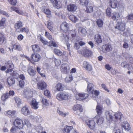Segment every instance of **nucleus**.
Wrapping results in <instances>:
<instances>
[{
  "mask_svg": "<svg viewBox=\"0 0 133 133\" xmlns=\"http://www.w3.org/2000/svg\"><path fill=\"white\" fill-rule=\"evenodd\" d=\"M29 117L33 121L39 122V118L37 116H36L34 115H30L29 116Z\"/></svg>",
  "mask_w": 133,
  "mask_h": 133,
  "instance_id": "obj_48",
  "label": "nucleus"
},
{
  "mask_svg": "<svg viewBox=\"0 0 133 133\" xmlns=\"http://www.w3.org/2000/svg\"><path fill=\"white\" fill-rule=\"evenodd\" d=\"M6 19L4 18H2L0 21V28L1 29H4L6 26L5 22Z\"/></svg>",
  "mask_w": 133,
  "mask_h": 133,
  "instance_id": "obj_29",
  "label": "nucleus"
},
{
  "mask_svg": "<svg viewBox=\"0 0 133 133\" xmlns=\"http://www.w3.org/2000/svg\"><path fill=\"white\" fill-rule=\"evenodd\" d=\"M60 39L61 41L64 42H66L68 41L69 38L67 35H62V36L60 37Z\"/></svg>",
  "mask_w": 133,
  "mask_h": 133,
  "instance_id": "obj_37",
  "label": "nucleus"
},
{
  "mask_svg": "<svg viewBox=\"0 0 133 133\" xmlns=\"http://www.w3.org/2000/svg\"><path fill=\"white\" fill-rule=\"evenodd\" d=\"M73 109L75 111L79 110L80 112L82 111L83 110L81 105L78 104L75 105L73 107Z\"/></svg>",
  "mask_w": 133,
  "mask_h": 133,
  "instance_id": "obj_35",
  "label": "nucleus"
},
{
  "mask_svg": "<svg viewBox=\"0 0 133 133\" xmlns=\"http://www.w3.org/2000/svg\"><path fill=\"white\" fill-rule=\"evenodd\" d=\"M14 124L15 125H18V126L17 127L19 129L22 128L24 125L22 120L18 118L15 119Z\"/></svg>",
  "mask_w": 133,
  "mask_h": 133,
  "instance_id": "obj_6",
  "label": "nucleus"
},
{
  "mask_svg": "<svg viewBox=\"0 0 133 133\" xmlns=\"http://www.w3.org/2000/svg\"><path fill=\"white\" fill-rule=\"evenodd\" d=\"M38 103L39 102H37L35 99L33 98L31 102V106L32 108L35 110L38 109L39 107Z\"/></svg>",
  "mask_w": 133,
  "mask_h": 133,
  "instance_id": "obj_17",
  "label": "nucleus"
},
{
  "mask_svg": "<svg viewBox=\"0 0 133 133\" xmlns=\"http://www.w3.org/2000/svg\"><path fill=\"white\" fill-rule=\"evenodd\" d=\"M92 52L90 50L87 49L84 50V55L85 57H90L92 55Z\"/></svg>",
  "mask_w": 133,
  "mask_h": 133,
  "instance_id": "obj_21",
  "label": "nucleus"
},
{
  "mask_svg": "<svg viewBox=\"0 0 133 133\" xmlns=\"http://www.w3.org/2000/svg\"><path fill=\"white\" fill-rule=\"evenodd\" d=\"M102 108L101 106L99 104H97L96 107V110L97 114L99 115L101 114L102 113Z\"/></svg>",
  "mask_w": 133,
  "mask_h": 133,
  "instance_id": "obj_32",
  "label": "nucleus"
},
{
  "mask_svg": "<svg viewBox=\"0 0 133 133\" xmlns=\"http://www.w3.org/2000/svg\"><path fill=\"white\" fill-rule=\"evenodd\" d=\"M8 1L10 4L12 5H15L17 3V0H8Z\"/></svg>",
  "mask_w": 133,
  "mask_h": 133,
  "instance_id": "obj_60",
  "label": "nucleus"
},
{
  "mask_svg": "<svg viewBox=\"0 0 133 133\" xmlns=\"http://www.w3.org/2000/svg\"><path fill=\"white\" fill-rule=\"evenodd\" d=\"M73 128L72 126H66L64 127L63 129V132L64 133H70Z\"/></svg>",
  "mask_w": 133,
  "mask_h": 133,
  "instance_id": "obj_26",
  "label": "nucleus"
},
{
  "mask_svg": "<svg viewBox=\"0 0 133 133\" xmlns=\"http://www.w3.org/2000/svg\"><path fill=\"white\" fill-rule=\"evenodd\" d=\"M41 99V103L43 105L47 107L49 105V104L48 100L44 97H42Z\"/></svg>",
  "mask_w": 133,
  "mask_h": 133,
  "instance_id": "obj_31",
  "label": "nucleus"
},
{
  "mask_svg": "<svg viewBox=\"0 0 133 133\" xmlns=\"http://www.w3.org/2000/svg\"><path fill=\"white\" fill-rule=\"evenodd\" d=\"M55 88L58 91H61L63 90V85L61 83H59L57 84Z\"/></svg>",
  "mask_w": 133,
  "mask_h": 133,
  "instance_id": "obj_39",
  "label": "nucleus"
},
{
  "mask_svg": "<svg viewBox=\"0 0 133 133\" xmlns=\"http://www.w3.org/2000/svg\"><path fill=\"white\" fill-rule=\"evenodd\" d=\"M86 11L88 13H91L93 11V8L91 6H86Z\"/></svg>",
  "mask_w": 133,
  "mask_h": 133,
  "instance_id": "obj_55",
  "label": "nucleus"
},
{
  "mask_svg": "<svg viewBox=\"0 0 133 133\" xmlns=\"http://www.w3.org/2000/svg\"><path fill=\"white\" fill-rule=\"evenodd\" d=\"M12 46L11 47V48L9 47L8 49L11 52V51H13V49H15L18 50H21V48L20 46L19 45L16 44H14V42H12Z\"/></svg>",
  "mask_w": 133,
  "mask_h": 133,
  "instance_id": "obj_11",
  "label": "nucleus"
},
{
  "mask_svg": "<svg viewBox=\"0 0 133 133\" xmlns=\"http://www.w3.org/2000/svg\"><path fill=\"white\" fill-rule=\"evenodd\" d=\"M24 124L28 127L30 128L31 127V124L30 123L28 119L27 118L25 119L24 120Z\"/></svg>",
  "mask_w": 133,
  "mask_h": 133,
  "instance_id": "obj_53",
  "label": "nucleus"
},
{
  "mask_svg": "<svg viewBox=\"0 0 133 133\" xmlns=\"http://www.w3.org/2000/svg\"><path fill=\"white\" fill-rule=\"evenodd\" d=\"M12 75L15 78H17V77L19 76V75L16 71H15L12 70Z\"/></svg>",
  "mask_w": 133,
  "mask_h": 133,
  "instance_id": "obj_63",
  "label": "nucleus"
},
{
  "mask_svg": "<svg viewBox=\"0 0 133 133\" xmlns=\"http://www.w3.org/2000/svg\"><path fill=\"white\" fill-rule=\"evenodd\" d=\"M45 36L49 39L51 41H52L54 40L53 38L52 37V35L46 31L45 32Z\"/></svg>",
  "mask_w": 133,
  "mask_h": 133,
  "instance_id": "obj_45",
  "label": "nucleus"
},
{
  "mask_svg": "<svg viewBox=\"0 0 133 133\" xmlns=\"http://www.w3.org/2000/svg\"><path fill=\"white\" fill-rule=\"evenodd\" d=\"M44 12L46 14L48 15V16H47V17H50L51 15V12L48 9H46L44 10Z\"/></svg>",
  "mask_w": 133,
  "mask_h": 133,
  "instance_id": "obj_57",
  "label": "nucleus"
},
{
  "mask_svg": "<svg viewBox=\"0 0 133 133\" xmlns=\"http://www.w3.org/2000/svg\"><path fill=\"white\" fill-rule=\"evenodd\" d=\"M81 4L82 5L87 6L88 3V1L87 0H79Z\"/></svg>",
  "mask_w": 133,
  "mask_h": 133,
  "instance_id": "obj_58",
  "label": "nucleus"
},
{
  "mask_svg": "<svg viewBox=\"0 0 133 133\" xmlns=\"http://www.w3.org/2000/svg\"><path fill=\"white\" fill-rule=\"evenodd\" d=\"M19 129L16 125L13 126L12 127L10 131L13 132H16L19 130H20Z\"/></svg>",
  "mask_w": 133,
  "mask_h": 133,
  "instance_id": "obj_50",
  "label": "nucleus"
},
{
  "mask_svg": "<svg viewBox=\"0 0 133 133\" xmlns=\"http://www.w3.org/2000/svg\"><path fill=\"white\" fill-rule=\"evenodd\" d=\"M23 96L27 99L32 97L33 95V92L29 88H26L24 90L23 92Z\"/></svg>",
  "mask_w": 133,
  "mask_h": 133,
  "instance_id": "obj_3",
  "label": "nucleus"
},
{
  "mask_svg": "<svg viewBox=\"0 0 133 133\" xmlns=\"http://www.w3.org/2000/svg\"><path fill=\"white\" fill-rule=\"evenodd\" d=\"M76 99L78 100H83L88 98V94L83 93H78L75 96Z\"/></svg>",
  "mask_w": 133,
  "mask_h": 133,
  "instance_id": "obj_4",
  "label": "nucleus"
},
{
  "mask_svg": "<svg viewBox=\"0 0 133 133\" xmlns=\"http://www.w3.org/2000/svg\"><path fill=\"white\" fill-rule=\"evenodd\" d=\"M11 9L12 10L15 11L16 13L19 15H25L26 14L25 12H24L23 11L20 10L19 9L16 7H11Z\"/></svg>",
  "mask_w": 133,
  "mask_h": 133,
  "instance_id": "obj_19",
  "label": "nucleus"
},
{
  "mask_svg": "<svg viewBox=\"0 0 133 133\" xmlns=\"http://www.w3.org/2000/svg\"><path fill=\"white\" fill-rule=\"evenodd\" d=\"M94 85L92 83H89L88 84L87 90L88 92L89 93H91L94 90Z\"/></svg>",
  "mask_w": 133,
  "mask_h": 133,
  "instance_id": "obj_28",
  "label": "nucleus"
},
{
  "mask_svg": "<svg viewBox=\"0 0 133 133\" xmlns=\"http://www.w3.org/2000/svg\"><path fill=\"white\" fill-rule=\"evenodd\" d=\"M57 112L59 115L65 117L68 115V112H66L64 113L63 112L60 111L59 110H58Z\"/></svg>",
  "mask_w": 133,
  "mask_h": 133,
  "instance_id": "obj_54",
  "label": "nucleus"
},
{
  "mask_svg": "<svg viewBox=\"0 0 133 133\" xmlns=\"http://www.w3.org/2000/svg\"><path fill=\"white\" fill-rule=\"evenodd\" d=\"M121 127L125 130L128 131L130 129V125L127 122H124L122 124Z\"/></svg>",
  "mask_w": 133,
  "mask_h": 133,
  "instance_id": "obj_25",
  "label": "nucleus"
},
{
  "mask_svg": "<svg viewBox=\"0 0 133 133\" xmlns=\"http://www.w3.org/2000/svg\"><path fill=\"white\" fill-rule=\"evenodd\" d=\"M23 26V23L20 21H17L14 25V27L16 29H19Z\"/></svg>",
  "mask_w": 133,
  "mask_h": 133,
  "instance_id": "obj_33",
  "label": "nucleus"
},
{
  "mask_svg": "<svg viewBox=\"0 0 133 133\" xmlns=\"http://www.w3.org/2000/svg\"><path fill=\"white\" fill-rule=\"evenodd\" d=\"M103 51L105 52H109L112 50V47L109 44H107L103 45L102 47Z\"/></svg>",
  "mask_w": 133,
  "mask_h": 133,
  "instance_id": "obj_9",
  "label": "nucleus"
},
{
  "mask_svg": "<svg viewBox=\"0 0 133 133\" xmlns=\"http://www.w3.org/2000/svg\"><path fill=\"white\" fill-rule=\"evenodd\" d=\"M95 41L98 43H101L102 42V39L101 36L99 34H97L95 36Z\"/></svg>",
  "mask_w": 133,
  "mask_h": 133,
  "instance_id": "obj_34",
  "label": "nucleus"
},
{
  "mask_svg": "<svg viewBox=\"0 0 133 133\" xmlns=\"http://www.w3.org/2000/svg\"><path fill=\"white\" fill-rule=\"evenodd\" d=\"M69 19L74 23H76L78 21L77 17L74 15H71L69 16Z\"/></svg>",
  "mask_w": 133,
  "mask_h": 133,
  "instance_id": "obj_38",
  "label": "nucleus"
},
{
  "mask_svg": "<svg viewBox=\"0 0 133 133\" xmlns=\"http://www.w3.org/2000/svg\"><path fill=\"white\" fill-rule=\"evenodd\" d=\"M16 112L15 110H9L6 112V115H9L11 116H12L15 115Z\"/></svg>",
  "mask_w": 133,
  "mask_h": 133,
  "instance_id": "obj_47",
  "label": "nucleus"
},
{
  "mask_svg": "<svg viewBox=\"0 0 133 133\" xmlns=\"http://www.w3.org/2000/svg\"><path fill=\"white\" fill-rule=\"evenodd\" d=\"M111 10L110 8H108L106 10L107 15L108 16L110 17L111 16Z\"/></svg>",
  "mask_w": 133,
  "mask_h": 133,
  "instance_id": "obj_64",
  "label": "nucleus"
},
{
  "mask_svg": "<svg viewBox=\"0 0 133 133\" xmlns=\"http://www.w3.org/2000/svg\"><path fill=\"white\" fill-rule=\"evenodd\" d=\"M9 94L8 92L2 95L1 97V99L2 101H5L9 97L8 95Z\"/></svg>",
  "mask_w": 133,
  "mask_h": 133,
  "instance_id": "obj_42",
  "label": "nucleus"
},
{
  "mask_svg": "<svg viewBox=\"0 0 133 133\" xmlns=\"http://www.w3.org/2000/svg\"><path fill=\"white\" fill-rule=\"evenodd\" d=\"M29 74L31 76H33L35 74V71L31 68H29L28 70Z\"/></svg>",
  "mask_w": 133,
  "mask_h": 133,
  "instance_id": "obj_43",
  "label": "nucleus"
},
{
  "mask_svg": "<svg viewBox=\"0 0 133 133\" xmlns=\"http://www.w3.org/2000/svg\"><path fill=\"white\" fill-rule=\"evenodd\" d=\"M97 25L98 27L99 28H101L103 24V21L101 19H98L96 21Z\"/></svg>",
  "mask_w": 133,
  "mask_h": 133,
  "instance_id": "obj_49",
  "label": "nucleus"
},
{
  "mask_svg": "<svg viewBox=\"0 0 133 133\" xmlns=\"http://www.w3.org/2000/svg\"><path fill=\"white\" fill-rule=\"evenodd\" d=\"M86 122L88 125L91 129H93L95 128V123L94 121L87 120Z\"/></svg>",
  "mask_w": 133,
  "mask_h": 133,
  "instance_id": "obj_16",
  "label": "nucleus"
},
{
  "mask_svg": "<svg viewBox=\"0 0 133 133\" xmlns=\"http://www.w3.org/2000/svg\"><path fill=\"white\" fill-rule=\"evenodd\" d=\"M122 116V115L121 112L115 114L113 117L112 121L116 122L120 120Z\"/></svg>",
  "mask_w": 133,
  "mask_h": 133,
  "instance_id": "obj_13",
  "label": "nucleus"
},
{
  "mask_svg": "<svg viewBox=\"0 0 133 133\" xmlns=\"http://www.w3.org/2000/svg\"><path fill=\"white\" fill-rule=\"evenodd\" d=\"M31 59L34 61L37 62L39 61L40 58L41 57L39 55L37 54H32L31 56ZM31 60V59H30Z\"/></svg>",
  "mask_w": 133,
  "mask_h": 133,
  "instance_id": "obj_20",
  "label": "nucleus"
},
{
  "mask_svg": "<svg viewBox=\"0 0 133 133\" xmlns=\"http://www.w3.org/2000/svg\"><path fill=\"white\" fill-rule=\"evenodd\" d=\"M69 24L65 22H64L61 25V29L63 31H66L69 28Z\"/></svg>",
  "mask_w": 133,
  "mask_h": 133,
  "instance_id": "obj_23",
  "label": "nucleus"
},
{
  "mask_svg": "<svg viewBox=\"0 0 133 133\" xmlns=\"http://www.w3.org/2000/svg\"><path fill=\"white\" fill-rule=\"evenodd\" d=\"M38 89L39 90H43L46 89V84L44 81H41L38 82L37 84Z\"/></svg>",
  "mask_w": 133,
  "mask_h": 133,
  "instance_id": "obj_8",
  "label": "nucleus"
},
{
  "mask_svg": "<svg viewBox=\"0 0 133 133\" xmlns=\"http://www.w3.org/2000/svg\"><path fill=\"white\" fill-rule=\"evenodd\" d=\"M78 32L80 35L84 36L87 33V31L84 28L79 27L78 28Z\"/></svg>",
  "mask_w": 133,
  "mask_h": 133,
  "instance_id": "obj_24",
  "label": "nucleus"
},
{
  "mask_svg": "<svg viewBox=\"0 0 133 133\" xmlns=\"http://www.w3.org/2000/svg\"><path fill=\"white\" fill-rule=\"evenodd\" d=\"M73 79L72 76L70 75L67 76L65 78V81L66 83H69Z\"/></svg>",
  "mask_w": 133,
  "mask_h": 133,
  "instance_id": "obj_44",
  "label": "nucleus"
},
{
  "mask_svg": "<svg viewBox=\"0 0 133 133\" xmlns=\"http://www.w3.org/2000/svg\"><path fill=\"white\" fill-rule=\"evenodd\" d=\"M32 49L34 52H38L40 50L39 47L37 45H34L32 46Z\"/></svg>",
  "mask_w": 133,
  "mask_h": 133,
  "instance_id": "obj_40",
  "label": "nucleus"
},
{
  "mask_svg": "<svg viewBox=\"0 0 133 133\" xmlns=\"http://www.w3.org/2000/svg\"><path fill=\"white\" fill-rule=\"evenodd\" d=\"M50 1L52 5L57 9L60 8L62 7V4L60 2H58L57 0H48Z\"/></svg>",
  "mask_w": 133,
  "mask_h": 133,
  "instance_id": "obj_10",
  "label": "nucleus"
},
{
  "mask_svg": "<svg viewBox=\"0 0 133 133\" xmlns=\"http://www.w3.org/2000/svg\"><path fill=\"white\" fill-rule=\"evenodd\" d=\"M40 41L44 45H46L48 44V42L46 41L45 39L41 35H40L39 38Z\"/></svg>",
  "mask_w": 133,
  "mask_h": 133,
  "instance_id": "obj_46",
  "label": "nucleus"
},
{
  "mask_svg": "<svg viewBox=\"0 0 133 133\" xmlns=\"http://www.w3.org/2000/svg\"><path fill=\"white\" fill-rule=\"evenodd\" d=\"M110 4L111 7L112 8H117L119 6V3L116 0H112L110 1Z\"/></svg>",
  "mask_w": 133,
  "mask_h": 133,
  "instance_id": "obj_15",
  "label": "nucleus"
},
{
  "mask_svg": "<svg viewBox=\"0 0 133 133\" xmlns=\"http://www.w3.org/2000/svg\"><path fill=\"white\" fill-rule=\"evenodd\" d=\"M53 52L55 54L59 56H61L63 54L62 51L59 50L56 48L54 50Z\"/></svg>",
  "mask_w": 133,
  "mask_h": 133,
  "instance_id": "obj_41",
  "label": "nucleus"
},
{
  "mask_svg": "<svg viewBox=\"0 0 133 133\" xmlns=\"http://www.w3.org/2000/svg\"><path fill=\"white\" fill-rule=\"evenodd\" d=\"M120 16L118 12H114L112 13L111 15L112 18L114 20H117L119 19Z\"/></svg>",
  "mask_w": 133,
  "mask_h": 133,
  "instance_id": "obj_30",
  "label": "nucleus"
},
{
  "mask_svg": "<svg viewBox=\"0 0 133 133\" xmlns=\"http://www.w3.org/2000/svg\"><path fill=\"white\" fill-rule=\"evenodd\" d=\"M25 83L23 80H21L19 81V86L21 88H23L24 86Z\"/></svg>",
  "mask_w": 133,
  "mask_h": 133,
  "instance_id": "obj_59",
  "label": "nucleus"
},
{
  "mask_svg": "<svg viewBox=\"0 0 133 133\" xmlns=\"http://www.w3.org/2000/svg\"><path fill=\"white\" fill-rule=\"evenodd\" d=\"M14 100L17 103L18 106H19L21 103V99L18 97H14Z\"/></svg>",
  "mask_w": 133,
  "mask_h": 133,
  "instance_id": "obj_51",
  "label": "nucleus"
},
{
  "mask_svg": "<svg viewBox=\"0 0 133 133\" xmlns=\"http://www.w3.org/2000/svg\"><path fill=\"white\" fill-rule=\"evenodd\" d=\"M5 39L4 35L0 32V44H2Z\"/></svg>",
  "mask_w": 133,
  "mask_h": 133,
  "instance_id": "obj_56",
  "label": "nucleus"
},
{
  "mask_svg": "<svg viewBox=\"0 0 133 133\" xmlns=\"http://www.w3.org/2000/svg\"><path fill=\"white\" fill-rule=\"evenodd\" d=\"M112 113L111 112L107 111L105 112V115L107 120L110 121H112L113 117Z\"/></svg>",
  "mask_w": 133,
  "mask_h": 133,
  "instance_id": "obj_18",
  "label": "nucleus"
},
{
  "mask_svg": "<svg viewBox=\"0 0 133 133\" xmlns=\"http://www.w3.org/2000/svg\"><path fill=\"white\" fill-rule=\"evenodd\" d=\"M125 24L122 23H118L115 28L119 31H123L125 30Z\"/></svg>",
  "mask_w": 133,
  "mask_h": 133,
  "instance_id": "obj_14",
  "label": "nucleus"
},
{
  "mask_svg": "<svg viewBox=\"0 0 133 133\" xmlns=\"http://www.w3.org/2000/svg\"><path fill=\"white\" fill-rule=\"evenodd\" d=\"M77 6L75 4H70L67 5V10L69 12H74L77 9Z\"/></svg>",
  "mask_w": 133,
  "mask_h": 133,
  "instance_id": "obj_12",
  "label": "nucleus"
},
{
  "mask_svg": "<svg viewBox=\"0 0 133 133\" xmlns=\"http://www.w3.org/2000/svg\"><path fill=\"white\" fill-rule=\"evenodd\" d=\"M14 79L13 77H9L8 78L7 82L9 86H11L15 83Z\"/></svg>",
  "mask_w": 133,
  "mask_h": 133,
  "instance_id": "obj_36",
  "label": "nucleus"
},
{
  "mask_svg": "<svg viewBox=\"0 0 133 133\" xmlns=\"http://www.w3.org/2000/svg\"><path fill=\"white\" fill-rule=\"evenodd\" d=\"M5 65L6 68L7 70L5 72L6 73H9L12 71L14 68V65L11 61H8L6 62Z\"/></svg>",
  "mask_w": 133,
  "mask_h": 133,
  "instance_id": "obj_2",
  "label": "nucleus"
},
{
  "mask_svg": "<svg viewBox=\"0 0 133 133\" xmlns=\"http://www.w3.org/2000/svg\"><path fill=\"white\" fill-rule=\"evenodd\" d=\"M126 18L130 22L133 23V14H130L128 16L126 17Z\"/></svg>",
  "mask_w": 133,
  "mask_h": 133,
  "instance_id": "obj_52",
  "label": "nucleus"
},
{
  "mask_svg": "<svg viewBox=\"0 0 133 133\" xmlns=\"http://www.w3.org/2000/svg\"><path fill=\"white\" fill-rule=\"evenodd\" d=\"M98 119L97 121V123L98 125H100L103 123L104 118L99 115L97 116L94 118V120Z\"/></svg>",
  "mask_w": 133,
  "mask_h": 133,
  "instance_id": "obj_22",
  "label": "nucleus"
},
{
  "mask_svg": "<svg viewBox=\"0 0 133 133\" xmlns=\"http://www.w3.org/2000/svg\"><path fill=\"white\" fill-rule=\"evenodd\" d=\"M21 113L25 116H27L30 115L32 112L31 110L28 107H24L22 108L21 110Z\"/></svg>",
  "mask_w": 133,
  "mask_h": 133,
  "instance_id": "obj_5",
  "label": "nucleus"
},
{
  "mask_svg": "<svg viewBox=\"0 0 133 133\" xmlns=\"http://www.w3.org/2000/svg\"><path fill=\"white\" fill-rule=\"evenodd\" d=\"M70 95L68 93L66 92H60L58 94L56 98L59 101L67 100L70 98Z\"/></svg>",
  "mask_w": 133,
  "mask_h": 133,
  "instance_id": "obj_1",
  "label": "nucleus"
},
{
  "mask_svg": "<svg viewBox=\"0 0 133 133\" xmlns=\"http://www.w3.org/2000/svg\"><path fill=\"white\" fill-rule=\"evenodd\" d=\"M47 22V28L51 32H54V30L53 27V22L49 20Z\"/></svg>",
  "mask_w": 133,
  "mask_h": 133,
  "instance_id": "obj_27",
  "label": "nucleus"
},
{
  "mask_svg": "<svg viewBox=\"0 0 133 133\" xmlns=\"http://www.w3.org/2000/svg\"><path fill=\"white\" fill-rule=\"evenodd\" d=\"M44 95L46 96H47L49 98L50 97V91L48 90H46L44 91Z\"/></svg>",
  "mask_w": 133,
  "mask_h": 133,
  "instance_id": "obj_61",
  "label": "nucleus"
},
{
  "mask_svg": "<svg viewBox=\"0 0 133 133\" xmlns=\"http://www.w3.org/2000/svg\"><path fill=\"white\" fill-rule=\"evenodd\" d=\"M62 72L63 73L67 74L69 71V65L67 64H63L61 68Z\"/></svg>",
  "mask_w": 133,
  "mask_h": 133,
  "instance_id": "obj_7",
  "label": "nucleus"
},
{
  "mask_svg": "<svg viewBox=\"0 0 133 133\" xmlns=\"http://www.w3.org/2000/svg\"><path fill=\"white\" fill-rule=\"evenodd\" d=\"M71 36L72 38H74L76 35V33L75 30H73L70 31Z\"/></svg>",
  "mask_w": 133,
  "mask_h": 133,
  "instance_id": "obj_62",
  "label": "nucleus"
}]
</instances>
